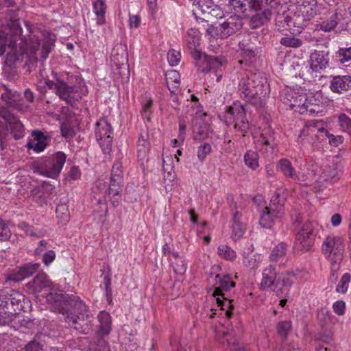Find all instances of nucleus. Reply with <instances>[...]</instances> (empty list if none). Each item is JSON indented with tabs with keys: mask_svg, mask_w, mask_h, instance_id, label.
<instances>
[{
	"mask_svg": "<svg viewBox=\"0 0 351 351\" xmlns=\"http://www.w3.org/2000/svg\"><path fill=\"white\" fill-rule=\"evenodd\" d=\"M46 300L53 311L64 315L68 326L82 333H88L90 317L87 314L88 306L78 297L62 292H49Z\"/></svg>",
	"mask_w": 351,
	"mask_h": 351,
	"instance_id": "1",
	"label": "nucleus"
},
{
	"mask_svg": "<svg viewBox=\"0 0 351 351\" xmlns=\"http://www.w3.org/2000/svg\"><path fill=\"white\" fill-rule=\"evenodd\" d=\"M27 51V41L22 36L19 19H12L4 30H0V56L5 53V64L15 67L21 63Z\"/></svg>",
	"mask_w": 351,
	"mask_h": 351,
	"instance_id": "2",
	"label": "nucleus"
},
{
	"mask_svg": "<svg viewBox=\"0 0 351 351\" xmlns=\"http://www.w3.org/2000/svg\"><path fill=\"white\" fill-rule=\"evenodd\" d=\"M186 35L187 47L195 61V66L201 72H209L212 69H218L223 64L222 58L204 54L197 49L200 40V32L197 29H189Z\"/></svg>",
	"mask_w": 351,
	"mask_h": 351,
	"instance_id": "3",
	"label": "nucleus"
},
{
	"mask_svg": "<svg viewBox=\"0 0 351 351\" xmlns=\"http://www.w3.org/2000/svg\"><path fill=\"white\" fill-rule=\"evenodd\" d=\"M268 0H232L230 10H233L236 14H243L250 16L252 12L256 14L251 16L250 23L256 28L265 21L267 19L268 10H265V5Z\"/></svg>",
	"mask_w": 351,
	"mask_h": 351,
	"instance_id": "4",
	"label": "nucleus"
},
{
	"mask_svg": "<svg viewBox=\"0 0 351 351\" xmlns=\"http://www.w3.org/2000/svg\"><path fill=\"white\" fill-rule=\"evenodd\" d=\"M46 86L50 90H53L60 99L71 105L80 99L86 92V88L81 85H69L59 79L56 82L47 80Z\"/></svg>",
	"mask_w": 351,
	"mask_h": 351,
	"instance_id": "5",
	"label": "nucleus"
},
{
	"mask_svg": "<svg viewBox=\"0 0 351 351\" xmlns=\"http://www.w3.org/2000/svg\"><path fill=\"white\" fill-rule=\"evenodd\" d=\"M265 5V10H268V16L262 25L267 23L271 16L275 14V23L279 31L291 29V12L288 11V6L286 3H282L281 0H268Z\"/></svg>",
	"mask_w": 351,
	"mask_h": 351,
	"instance_id": "6",
	"label": "nucleus"
},
{
	"mask_svg": "<svg viewBox=\"0 0 351 351\" xmlns=\"http://www.w3.org/2000/svg\"><path fill=\"white\" fill-rule=\"evenodd\" d=\"M243 27V20L237 14L230 16L223 22L217 21L206 29L208 35L215 38H226L239 32Z\"/></svg>",
	"mask_w": 351,
	"mask_h": 351,
	"instance_id": "7",
	"label": "nucleus"
},
{
	"mask_svg": "<svg viewBox=\"0 0 351 351\" xmlns=\"http://www.w3.org/2000/svg\"><path fill=\"white\" fill-rule=\"evenodd\" d=\"M66 159V156L64 152H57L40 161L36 168L40 175L56 178L60 173Z\"/></svg>",
	"mask_w": 351,
	"mask_h": 351,
	"instance_id": "8",
	"label": "nucleus"
},
{
	"mask_svg": "<svg viewBox=\"0 0 351 351\" xmlns=\"http://www.w3.org/2000/svg\"><path fill=\"white\" fill-rule=\"evenodd\" d=\"M25 295L17 290L4 288L0 290V306L19 314L24 308Z\"/></svg>",
	"mask_w": 351,
	"mask_h": 351,
	"instance_id": "9",
	"label": "nucleus"
},
{
	"mask_svg": "<svg viewBox=\"0 0 351 351\" xmlns=\"http://www.w3.org/2000/svg\"><path fill=\"white\" fill-rule=\"evenodd\" d=\"M112 131L110 125L106 119H100L96 123L95 136L104 154H110L112 150Z\"/></svg>",
	"mask_w": 351,
	"mask_h": 351,
	"instance_id": "10",
	"label": "nucleus"
},
{
	"mask_svg": "<svg viewBox=\"0 0 351 351\" xmlns=\"http://www.w3.org/2000/svg\"><path fill=\"white\" fill-rule=\"evenodd\" d=\"M343 250V241L340 237L330 234L324 239L322 245V251L326 257H330L333 253L336 259L341 260Z\"/></svg>",
	"mask_w": 351,
	"mask_h": 351,
	"instance_id": "11",
	"label": "nucleus"
},
{
	"mask_svg": "<svg viewBox=\"0 0 351 351\" xmlns=\"http://www.w3.org/2000/svg\"><path fill=\"white\" fill-rule=\"evenodd\" d=\"M315 234L311 222L304 223L296 234V245L303 252H307L312 247Z\"/></svg>",
	"mask_w": 351,
	"mask_h": 351,
	"instance_id": "12",
	"label": "nucleus"
},
{
	"mask_svg": "<svg viewBox=\"0 0 351 351\" xmlns=\"http://www.w3.org/2000/svg\"><path fill=\"white\" fill-rule=\"evenodd\" d=\"M239 93L241 99L247 103H250L256 107L263 106V99H258V90L254 89L246 83L244 78H242L239 85Z\"/></svg>",
	"mask_w": 351,
	"mask_h": 351,
	"instance_id": "13",
	"label": "nucleus"
},
{
	"mask_svg": "<svg viewBox=\"0 0 351 351\" xmlns=\"http://www.w3.org/2000/svg\"><path fill=\"white\" fill-rule=\"evenodd\" d=\"M263 278L260 284L261 289H271L276 293L279 296V291L282 289H278L280 281L277 278V272L273 265H269L264 269L262 274Z\"/></svg>",
	"mask_w": 351,
	"mask_h": 351,
	"instance_id": "14",
	"label": "nucleus"
},
{
	"mask_svg": "<svg viewBox=\"0 0 351 351\" xmlns=\"http://www.w3.org/2000/svg\"><path fill=\"white\" fill-rule=\"evenodd\" d=\"M343 18L342 12L335 10L328 12L324 16L320 18V21L316 25V29H321L326 32L333 30L338 24L341 23Z\"/></svg>",
	"mask_w": 351,
	"mask_h": 351,
	"instance_id": "15",
	"label": "nucleus"
},
{
	"mask_svg": "<svg viewBox=\"0 0 351 351\" xmlns=\"http://www.w3.org/2000/svg\"><path fill=\"white\" fill-rule=\"evenodd\" d=\"M229 112L234 117V129L242 132L243 136H245L250 127L249 122L245 118L246 112L244 106L234 104L230 108Z\"/></svg>",
	"mask_w": 351,
	"mask_h": 351,
	"instance_id": "16",
	"label": "nucleus"
},
{
	"mask_svg": "<svg viewBox=\"0 0 351 351\" xmlns=\"http://www.w3.org/2000/svg\"><path fill=\"white\" fill-rule=\"evenodd\" d=\"M261 73H250V75L243 77L248 85H251L254 89L258 90V99H263L269 96V84L266 80L261 77Z\"/></svg>",
	"mask_w": 351,
	"mask_h": 351,
	"instance_id": "17",
	"label": "nucleus"
},
{
	"mask_svg": "<svg viewBox=\"0 0 351 351\" xmlns=\"http://www.w3.org/2000/svg\"><path fill=\"white\" fill-rule=\"evenodd\" d=\"M150 148L149 132L147 130H143L141 131L136 142L137 157L141 165L148 160Z\"/></svg>",
	"mask_w": 351,
	"mask_h": 351,
	"instance_id": "18",
	"label": "nucleus"
},
{
	"mask_svg": "<svg viewBox=\"0 0 351 351\" xmlns=\"http://www.w3.org/2000/svg\"><path fill=\"white\" fill-rule=\"evenodd\" d=\"M0 116L9 125L11 132L13 133L16 139H19L23 136V125L17 117L4 110L0 111Z\"/></svg>",
	"mask_w": 351,
	"mask_h": 351,
	"instance_id": "19",
	"label": "nucleus"
},
{
	"mask_svg": "<svg viewBox=\"0 0 351 351\" xmlns=\"http://www.w3.org/2000/svg\"><path fill=\"white\" fill-rule=\"evenodd\" d=\"M328 52L315 50L310 56V67L315 72H320L328 65Z\"/></svg>",
	"mask_w": 351,
	"mask_h": 351,
	"instance_id": "20",
	"label": "nucleus"
},
{
	"mask_svg": "<svg viewBox=\"0 0 351 351\" xmlns=\"http://www.w3.org/2000/svg\"><path fill=\"white\" fill-rule=\"evenodd\" d=\"M287 197V193L284 188H278L271 197L269 209L276 212V216L284 215V204Z\"/></svg>",
	"mask_w": 351,
	"mask_h": 351,
	"instance_id": "21",
	"label": "nucleus"
},
{
	"mask_svg": "<svg viewBox=\"0 0 351 351\" xmlns=\"http://www.w3.org/2000/svg\"><path fill=\"white\" fill-rule=\"evenodd\" d=\"M97 319V335L99 338H104L109 335L112 330V317L108 312L103 311L99 312Z\"/></svg>",
	"mask_w": 351,
	"mask_h": 351,
	"instance_id": "22",
	"label": "nucleus"
},
{
	"mask_svg": "<svg viewBox=\"0 0 351 351\" xmlns=\"http://www.w3.org/2000/svg\"><path fill=\"white\" fill-rule=\"evenodd\" d=\"M330 88L332 92L339 94L351 90V76L336 75L332 77L330 83Z\"/></svg>",
	"mask_w": 351,
	"mask_h": 351,
	"instance_id": "23",
	"label": "nucleus"
},
{
	"mask_svg": "<svg viewBox=\"0 0 351 351\" xmlns=\"http://www.w3.org/2000/svg\"><path fill=\"white\" fill-rule=\"evenodd\" d=\"M52 283L45 273L36 275L34 279L27 284V289L33 292H40L45 289L50 288Z\"/></svg>",
	"mask_w": 351,
	"mask_h": 351,
	"instance_id": "24",
	"label": "nucleus"
},
{
	"mask_svg": "<svg viewBox=\"0 0 351 351\" xmlns=\"http://www.w3.org/2000/svg\"><path fill=\"white\" fill-rule=\"evenodd\" d=\"M216 283L219 285V287H216L213 293L214 297L225 295L223 292L230 291L231 289L235 287V282L231 279L229 274L221 276L219 274L215 276Z\"/></svg>",
	"mask_w": 351,
	"mask_h": 351,
	"instance_id": "25",
	"label": "nucleus"
},
{
	"mask_svg": "<svg viewBox=\"0 0 351 351\" xmlns=\"http://www.w3.org/2000/svg\"><path fill=\"white\" fill-rule=\"evenodd\" d=\"M276 212L269 209V206H265L261 211L260 225L265 228H270L276 223L282 217L283 215L276 216Z\"/></svg>",
	"mask_w": 351,
	"mask_h": 351,
	"instance_id": "26",
	"label": "nucleus"
},
{
	"mask_svg": "<svg viewBox=\"0 0 351 351\" xmlns=\"http://www.w3.org/2000/svg\"><path fill=\"white\" fill-rule=\"evenodd\" d=\"M307 19H313L317 14L316 0H297L296 5Z\"/></svg>",
	"mask_w": 351,
	"mask_h": 351,
	"instance_id": "27",
	"label": "nucleus"
},
{
	"mask_svg": "<svg viewBox=\"0 0 351 351\" xmlns=\"http://www.w3.org/2000/svg\"><path fill=\"white\" fill-rule=\"evenodd\" d=\"M32 136L34 141L27 143V148L36 152H43L48 145L47 137L40 131H34Z\"/></svg>",
	"mask_w": 351,
	"mask_h": 351,
	"instance_id": "28",
	"label": "nucleus"
},
{
	"mask_svg": "<svg viewBox=\"0 0 351 351\" xmlns=\"http://www.w3.org/2000/svg\"><path fill=\"white\" fill-rule=\"evenodd\" d=\"M241 213L238 210H236L232 215V237L235 241L239 239L245 231V225L241 221Z\"/></svg>",
	"mask_w": 351,
	"mask_h": 351,
	"instance_id": "29",
	"label": "nucleus"
},
{
	"mask_svg": "<svg viewBox=\"0 0 351 351\" xmlns=\"http://www.w3.org/2000/svg\"><path fill=\"white\" fill-rule=\"evenodd\" d=\"M19 316L11 310L0 306V326H10L12 328H17L16 319ZM19 322V319H18Z\"/></svg>",
	"mask_w": 351,
	"mask_h": 351,
	"instance_id": "30",
	"label": "nucleus"
},
{
	"mask_svg": "<svg viewBox=\"0 0 351 351\" xmlns=\"http://www.w3.org/2000/svg\"><path fill=\"white\" fill-rule=\"evenodd\" d=\"M277 169L286 177L299 182L300 179L295 168L290 160L286 158L280 159L277 164Z\"/></svg>",
	"mask_w": 351,
	"mask_h": 351,
	"instance_id": "31",
	"label": "nucleus"
},
{
	"mask_svg": "<svg viewBox=\"0 0 351 351\" xmlns=\"http://www.w3.org/2000/svg\"><path fill=\"white\" fill-rule=\"evenodd\" d=\"M123 182V179H122V177L117 176L116 178L110 176L108 190L109 195H111L114 199L113 200L114 204L115 202H119V199L121 197V193L122 192Z\"/></svg>",
	"mask_w": 351,
	"mask_h": 351,
	"instance_id": "32",
	"label": "nucleus"
},
{
	"mask_svg": "<svg viewBox=\"0 0 351 351\" xmlns=\"http://www.w3.org/2000/svg\"><path fill=\"white\" fill-rule=\"evenodd\" d=\"M338 179L337 168L335 166H326L319 176V182L326 187L328 184L335 182Z\"/></svg>",
	"mask_w": 351,
	"mask_h": 351,
	"instance_id": "33",
	"label": "nucleus"
},
{
	"mask_svg": "<svg viewBox=\"0 0 351 351\" xmlns=\"http://www.w3.org/2000/svg\"><path fill=\"white\" fill-rule=\"evenodd\" d=\"M290 12L292 27L295 28L296 32H301L310 19H307L306 17H304V14L300 13L301 12L298 7H295L294 10Z\"/></svg>",
	"mask_w": 351,
	"mask_h": 351,
	"instance_id": "34",
	"label": "nucleus"
},
{
	"mask_svg": "<svg viewBox=\"0 0 351 351\" xmlns=\"http://www.w3.org/2000/svg\"><path fill=\"white\" fill-rule=\"evenodd\" d=\"M193 138L195 141H202L209 136L210 130V126L206 123L195 125L193 129Z\"/></svg>",
	"mask_w": 351,
	"mask_h": 351,
	"instance_id": "35",
	"label": "nucleus"
},
{
	"mask_svg": "<svg viewBox=\"0 0 351 351\" xmlns=\"http://www.w3.org/2000/svg\"><path fill=\"white\" fill-rule=\"evenodd\" d=\"M213 0H198L195 5L194 14H202L206 18L211 9L210 7L213 5Z\"/></svg>",
	"mask_w": 351,
	"mask_h": 351,
	"instance_id": "36",
	"label": "nucleus"
},
{
	"mask_svg": "<svg viewBox=\"0 0 351 351\" xmlns=\"http://www.w3.org/2000/svg\"><path fill=\"white\" fill-rule=\"evenodd\" d=\"M94 12L97 16V24L99 25L105 23L106 5L103 1H97L93 3Z\"/></svg>",
	"mask_w": 351,
	"mask_h": 351,
	"instance_id": "37",
	"label": "nucleus"
},
{
	"mask_svg": "<svg viewBox=\"0 0 351 351\" xmlns=\"http://www.w3.org/2000/svg\"><path fill=\"white\" fill-rule=\"evenodd\" d=\"M217 297L216 301L218 306H220L221 310L226 311V315L228 317H230L232 315L231 310L233 308V300L228 299L225 297V295Z\"/></svg>",
	"mask_w": 351,
	"mask_h": 351,
	"instance_id": "38",
	"label": "nucleus"
},
{
	"mask_svg": "<svg viewBox=\"0 0 351 351\" xmlns=\"http://www.w3.org/2000/svg\"><path fill=\"white\" fill-rule=\"evenodd\" d=\"M245 165L250 169L255 170L258 167V154L257 152L249 150L244 156Z\"/></svg>",
	"mask_w": 351,
	"mask_h": 351,
	"instance_id": "39",
	"label": "nucleus"
},
{
	"mask_svg": "<svg viewBox=\"0 0 351 351\" xmlns=\"http://www.w3.org/2000/svg\"><path fill=\"white\" fill-rule=\"evenodd\" d=\"M287 246V243L285 242H281L278 244L271 251L269 256L271 261H277L278 259L285 256Z\"/></svg>",
	"mask_w": 351,
	"mask_h": 351,
	"instance_id": "40",
	"label": "nucleus"
},
{
	"mask_svg": "<svg viewBox=\"0 0 351 351\" xmlns=\"http://www.w3.org/2000/svg\"><path fill=\"white\" fill-rule=\"evenodd\" d=\"M32 200L38 206H43L47 204V193L40 188H35L32 191Z\"/></svg>",
	"mask_w": 351,
	"mask_h": 351,
	"instance_id": "41",
	"label": "nucleus"
},
{
	"mask_svg": "<svg viewBox=\"0 0 351 351\" xmlns=\"http://www.w3.org/2000/svg\"><path fill=\"white\" fill-rule=\"evenodd\" d=\"M116 60L119 62L118 58L114 56V64L116 66L114 69V74H119L122 80H128L130 76V70L127 64L122 62H116Z\"/></svg>",
	"mask_w": 351,
	"mask_h": 351,
	"instance_id": "42",
	"label": "nucleus"
},
{
	"mask_svg": "<svg viewBox=\"0 0 351 351\" xmlns=\"http://www.w3.org/2000/svg\"><path fill=\"white\" fill-rule=\"evenodd\" d=\"M55 40V36L51 34H49L48 37L45 38L42 47V58L46 59L47 58L54 45Z\"/></svg>",
	"mask_w": 351,
	"mask_h": 351,
	"instance_id": "43",
	"label": "nucleus"
},
{
	"mask_svg": "<svg viewBox=\"0 0 351 351\" xmlns=\"http://www.w3.org/2000/svg\"><path fill=\"white\" fill-rule=\"evenodd\" d=\"M280 43L287 47L298 48L302 46V40L292 36L282 37Z\"/></svg>",
	"mask_w": 351,
	"mask_h": 351,
	"instance_id": "44",
	"label": "nucleus"
},
{
	"mask_svg": "<svg viewBox=\"0 0 351 351\" xmlns=\"http://www.w3.org/2000/svg\"><path fill=\"white\" fill-rule=\"evenodd\" d=\"M338 123L343 132L351 134V119L343 113L339 116Z\"/></svg>",
	"mask_w": 351,
	"mask_h": 351,
	"instance_id": "45",
	"label": "nucleus"
},
{
	"mask_svg": "<svg viewBox=\"0 0 351 351\" xmlns=\"http://www.w3.org/2000/svg\"><path fill=\"white\" fill-rule=\"evenodd\" d=\"M56 213L57 217L60 218L62 222L65 223L69 220V211L68 206L66 204H58L56 207Z\"/></svg>",
	"mask_w": 351,
	"mask_h": 351,
	"instance_id": "46",
	"label": "nucleus"
},
{
	"mask_svg": "<svg viewBox=\"0 0 351 351\" xmlns=\"http://www.w3.org/2000/svg\"><path fill=\"white\" fill-rule=\"evenodd\" d=\"M218 254L223 258L232 261L236 257V252L228 245H220L218 247Z\"/></svg>",
	"mask_w": 351,
	"mask_h": 351,
	"instance_id": "47",
	"label": "nucleus"
},
{
	"mask_svg": "<svg viewBox=\"0 0 351 351\" xmlns=\"http://www.w3.org/2000/svg\"><path fill=\"white\" fill-rule=\"evenodd\" d=\"M291 322L289 321H282L278 324L277 331L282 338H286L291 329Z\"/></svg>",
	"mask_w": 351,
	"mask_h": 351,
	"instance_id": "48",
	"label": "nucleus"
},
{
	"mask_svg": "<svg viewBox=\"0 0 351 351\" xmlns=\"http://www.w3.org/2000/svg\"><path fill=\"white\" fill-rule=\"evenodd\" d=\"M350 280H351L350 274L348 273L344 274L342 276L339 284L337 285V286L336 287V291L338 293H346L348 289V285L350 282Z\"/></svg>",
	"mask_w": 351,
	"mask_h": 351,
	"instance_id": "49",
	"label": "nucleus"
},
{
	"mask_svg": "<svg viewBox=\"0 0 351 351\" xmlns=\"http://www.w3.org/2000/svg\"><path fill=\"white\" fill-rule=\"evenodd\" d=\"M211 9L209 13L204 20L208 21L211 18L221 19L223 16V12L220 8L219 5L213 3V5L210 7Z\"/></svg>",
	"mask_w": 351,
	"mask_h": 351,
	"instance_id": "50",
	"label": "nucleus"
},
{
	"mask_svg": "<svg viewBox=\"0 0 351 351\" xmlns=\"http://www.w3.org/2000/svg\"><path fill=\"white\" fill-rule=\"evenodd\" d=\"M39 267V263H27L20 267L25 276V278H26L34 274L38 269Z\"/></svg>",
	"mask_w": 351,
	"mask_h": 351,
	"instance_id": "51",
	"label": "nucleus"
},
{
	"mask_svg": "<svg viewBox=\"0 0 351 351\" xmlns=\"http://www.w3.org/2000/svg\"><path fill=\"white\" fill-rule=\"evenodd\" d=\"M25 279V276L21 269H13L7 276V280L13 281L15 282H21Z\"/></svg>",
	"mask_w": 351,
	"mask_h": 351,
	"instance_id": "52",
	"label": "nucleus"
},
{
	"mask_svg": "<svg viewBox=\"0 0 351 351\" xmlns=\"http://www.w3.org/2000/svg\"><path fill=\"white\" fill-rule=\"evenodd\" d=\"M211 152V146L207 143L202 144L197 150V157L200 161H204L208 154Z\"/></svg>",
	"mask_w": 351,
	"mask_h": 351,
	"instance_id": "53",
	"label": "nucleus"
},
{
	"mask_svg": "<svg viewBox=\"0 0 351 351\" xmlns=\"http://www.w3.org/2000/svg\"><path fill=\"white\" fill-rule=\"evenodd\" d=\"M167 84L171 83L176 84V86L180 85V74L177 71L172 70L166 73Z\"/></svg>",
	"mask_w": 351,
	"mask_h": 351,
	"instance_id": "54",
	"label": "nucleus"
},
{
	"mask_svg": "<svg viewBox=\"0 0 351 351\" xmlns=\"http://www.w3.org/2000/svg\"><path fill=\"white\" fill-rule=\"evenodd\" d=\"M11 236L10 228L5 222L0 219V241H5Z\"/></svg>",
	"mask_w": 351,
	"mask_h": 351,
	"instance_id": "55",
	"label": "nucleus"
},
{
	"mask_svg": "<svg viewBox=\"0 0 351 351\" xmlns=\"http://www.w3.org/2000/svg\"><path fill=\"white\" fill-rule=\"evenodd\" d=\"M43 348V343L34 338L30 341L25 347V351H41Z\"/></svg>",
	"mask_w": 351,
	"mask_h": 351,
	"instance_id": "56",
	"label": "nucleus"
},
{
	"mask_svg": "<svg viewBox=\"0 0 351 351\" xmlns=\"http://www.w3.org/2000/svg\"><path fill=\"white\" fill-rule=\"evenodd\" d=\"M173 270L176 274L183 275L186 271V264L182 258L176 260L173 265Z\"/></svg>",
	"mask_w": 351,
	"mask_h": 351,
	"instance_id": "57",
	"label": "nucleus"
},
{
	"mask_svg": "<svg viewBox=\"0 0 351 351\" xmlns=\"http://www.w3.org/2000/svg\"><path fill=\"white\" fill-rule=\"evenodd\" d=\"M319 131L320 132H326V136L328 138L329 143L334 145V146H338L339 144L342 143L343 142V137L341 136H335L333 134H329L326 130H325L324 128H319Z\"/></svg>",
	"mask_w": 351,
	"mask_h": 351,
	"instance_id": "58",
	"label": "nucleus"
},
{
	"mask_svg": "<svg viewBox=\"0 0 351 351\" xmlns=\"http://www.w3.org/2000/svg\"><path fill=\"white\" fill-rule=\"evenodd\" d=\"M340 62L343 63L351 60V46L348 48H341L338 51Z\"/></svg>",
	"mask_w": 351,
	"mask_h": 351,
	"instance_id": "59",
	"label": "nucleus"
},
{
	"mask_svg": "<svg viewBox=\"0 0 351 351\" xmlns=\"http://www.w3.org/2000/svg\"><path fill=\"white\" fill-rule=\"evenodd\" d=\"M167 59L171 66H176L180 60V54L176 50H170L167 54Z\"/></svg>",
	"mask_w": 351,
	"mask_h": 351,
	"instance_id": "60",
	"label": "nucleus"
},
{
	"mask_svg": "<svg viewBox=\"0 0 351 351\" xmlns=\"http://www.w3.org/2000/svg\"><path fill=\"white\" fill-rule=\"evenodd\" d=\"M278 280L280 281L278 289H282V291H279L280 293H282L285 290H288L289 288L292 285V281L288 277H278Z\"/></svg>",
	"mask_w": 351,
	"mask_h": 351,
	"instance_id": "61",
	"label": "nucleus"
},
{
	"mask_svg": "<svg viewBox=\"0 0 351 351\" xmlns=\"http://www.w3.org/2000/svg\"><path fill=\"white\" fill-rule=\"evenodd\" d=\"M56 258V253L53 250H47L43 254V263L48 266Z\"/></svg>",
	"mask_w": 351,
	"mask_h": 351,
	"instance_id": "62",
	"label": "nucleus"
},
{
	"mask_svg": "<svg viewBox=\"0 0 351 351\" xmlns=\"http://www.w3.org/2000/svg\"><path fill=\"white\" fill-rule=\"evenodd\" d=\"M153 101L151 99H149L146 101L145 104H143L142 107V115L145 119H147L148 121L150 120V114H151V108L152 106Z\"/></svg>",
	"mask_w": 351,
	"mask_h": 351,
	"instance_id": "63",
	"label": "nucleus"
},
{
	"mask_svg": "<svg viewBox=\"0 0 351 351\" xmlns=\"http://www.w3.org/2000/svg\"><path fill=\"white\" fill-rule=\"evenodd\" d=\"M112 176L116 177H122L123 178V171H122V164L119 161H116L114 162L112 170L111 175Z\"/></svg>",
	"mask_w": 351,
	"mask_h": 351,
	"instance_id": "64",
	"label": "nucleus"
}]
</instances>
